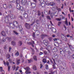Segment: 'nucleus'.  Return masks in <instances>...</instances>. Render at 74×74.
<instances>
[{"label":"nucleus","instance_id":"nucleus-42","mask_svg":"<svg viewBox=\"0 0 74 74\" xmlns=\"http://www.w3.org/2000/svg\"><path fill=\"white\" fill-rule=\"evenodd\" d=\"M45 55H48V52L46 51H45L44 52Z\"/></svg>","mask_w":74,"mask_h":74},{"label":"nucleus","instance_id":"nucleus-5","mask_svg":"<svg viewBox=\"0 0 74 74\" xmlns=\"http://www.w3.org/2000/svg\"><path fill=\"white\" fill-rule=\"evenodd\" d=\"M24 69L26 70L25 72V73H26V74H30V73H31V72H29V71L30 70V68L29 67H27L26 68H24Z\"/></svg>","mask_w":74,"mask_h":74},{"label":"nucleus","instance_id":"nucleus-32","mask_svg":"<svg viewBox=\"0 0 74 74\" xmlns=\"http://www.w3.org/2000/svg\"><path fill=\"white\" fill-rule=\"evenodd\" d=\"M33 59L34 60L36 61L37 60V57L36 56H34L33 57Z\"/></svg>","mask_w":74,"mask_h":74},{"label":"nucleus","instance_id":"nucleus-26","mask_svg":"<svg viewBox=\"0 0 74 74\" xmlns=\"http://www.w3.org/2000/svg\"><path fill=\"white\" fill-rule=\"evenodd\" d=\"M56 9L58 11V12H60V11H61V9L60 8H58V6H56Z\"/></svg>","mask_w":74,"mask_h":74},{"label":"nucleus","instance_id":"nucleus-33","mask_svg":"<svg viewBox=\"0 0 74 74\" xmlns=\"http://www.w3.org/2000/svg\"><path fill=\"white\" fill-rule=\"evenodd\" d=\"M38 16H40V15H41V12H40V11H38Z\"/></svg>","mask_w":74,"mask_h":74},{"label":"nucleus","instance_id":"nucleus-19","mask_svg":"<svg viewBox=\"0 0 74 74\" xmlns=\"http://www.w3.org/2000/svg\"><path fill=\"white\" fill-rule=\"evenodd\" d=\"M3 68L2 67H0V72L1 73H3H3H4V71L3 70Z\"/></svg>","mask_w":74,"mask_h":74},{"label":"nucleus","instance_id":"nucleus-64","mask_svg":"<svg viewBox=\"0 0 74 74\" xmlns=\"http://www.w3.org/2000/svg\"><path fill=\"white\" fill-rule=\"evenodd\" d=\"M62 64L64 66H66V63H62Z\"/></svg>","mask_w":74,"mask_h":74},{"label":"nucleus","instance_id":"nucleus-58","mask_svg":"<svg viewBox=\"0 0 74 74\" xmlns=\"http://www.w3.org/2000/svg\"><path fill=\"white\" fill-rule=\"evenodd\" d=\"M10 18V16H7L5 18H7L8 19V18Z\"/></svg>","mask_w":74,"mask_h":74},{"label":"nucleus","instance_id":"nucleus-30","mask_svg":"<svg viewBox=\"0 0 74 74\" xmlns=\"http://www.w3.org/2000/svg\"><path fill=\"white\" fill-rule=\"evenodd\" d=\"M19 10H20V11H23V6L20 7V9H19Z\"/></svg>","mask_w":74,"mask_h":74},{"label":"nucleus","instance_id":"nucleus-21","mask_svg":"<svg viewBox=\"0 0 74 74\" xmlns=\"http://www.w3.org/2000/svg\"><path fill=\"white\" fill-rule=\"evenodd\" d=\"M11 44L12 45L15 46L16 45V42H15L14 41H12L11 42Z\"/></svg>","mask_w":74,"mask_h":74},{"label":"nucleus","instance_id":"nucleus-53","mask_svg":"<svg viewBox=\"0 0 74 74\" xmlns=\"http://www.w3.org/2000/svg\"><path fill=\"white\" fill-rule=\"evenodd\" d=\"M28 63H31V61H32V60L30 59L29 60H28Z\"/></svg>","mask_w":74,"mask_h":74},{"label":"nucleus","instance_id":"nucleus-34","mask_svg":"<svg viewBox=\"0 0 74 74\" xmlns=\"http://www.w3.org/2000/svg\"><path fill=\"white\" fill-rule=\"evenodd\" d=\"M13 33H14L15 34H16V35H18V32H17L16 31L13 30Z\"/></svg>","mask_w":74,"mask_h":74},{"label":"nucleus","instance_id":"nucleus-2","mask_svg":"<svg viewBox=\"0 0 74 74\" xmlns=\"http://www.w3.org/2000/svg\"><path fill=\"white\" fill-rule=\"evenodd\" d=\"M61 36L62 38L63 39V40H64L65 41H68L69 40H68V39L66 38V36L62 34H61Z\"/></svg>","mask_w":74,"mask_h":74},{"label":"nucleus","instance_id":"nucleus-25","mask_svg":"<svg viewBox=\"0 0 74 74\" xmlns=\"http://www.w3.org/2000/svg\"><path fill=\"white\" fill-rule=\"evenodd\" d=\"M16 5H17L16 7H17V9L18 10H19V9H20V8L21 7V6H20V4H17Z\"/></svg>","mask_w":74,"mask_h":74},{"label":"nucleus","instance_id":"nucleus-39","mask_svg":"<svg viewBox=\"0 0 74 74\" xmlns=\"http://www.w3.org/2000/svg\"><path fill=\"white\" fill-rule=\"evenodd\" d=\"M33 69H34V70H37L36 66L34 65L33 66Z\"/></svg>","mask_w":74,"mask_h":74},{"label":"nucleus","instance_id":"nucleus-59","mask_svg":"<svg viewBox=\"0 0 74 74\" xmlns=\"http://www.w3.org/2000/svg\"><path fill=\"white\" fill-rule=\"evenodd\" d=\"M32 43H31V44H34V41L32 40Z\"/></svg>","mask_w":74,"mask_h":74},{"label":"nucleus","instance_id":"nucleus-11","mask_svg":"<svg viewBox=\"0 0 74 74\" xmlns=\"http://www.w3.org/2000/svg\"><path fill=\"white\" fill-rule=\"evenodd\" d=\"M69 47V49H71V51H73L74 50V48L72 46V45H71V44H70L69 43L67 44Z\"/></svg>","mask_w":74,"mask_h":74},{"label":"nucleus","instance_id":"nucleus-10","mask_svg":"<svg viewBox=\"0 0 74 74\" xmlns=\"http://www.w3.org/2000/svg\"><path fill=\"white\" fill-rule=\"evenodd\" d=\"M43 43L44 44V45L47 46L48 44V41L47 40H43Z\"/></svg>","mask_w":74,"mask_h":74},{"label":"nucleus","instance_id":"nucleus-51","mask_svg":"<svg viewBox=\"0 0 74 74\" xmlns=\"http://www.w3.org/2000/svg\"><path fill=\"white\" fill-rule=\"evenodd\" d=\"M61 23H62V22H60L58 23V26H60V24H61Z\"/></svg>","mask_w":74,"mask_h":74},{"label":"nucleus","instance_id":"nucleus-47","mask_svg":"<svg viewBox=\"0 0 74 74\" xmlns=\"http://www.w3.org/2000/svg\"><path fill=\"white\" fill-rule=\"evenodd\" d=\"M2 40L3 42H5V41H6V40H5V39H4V38H3Z\"/></svg>","mask_w":74,"mask_h":74},{"label":"nucleus","instance_id":"nucleus-4","mask_svg":"<svg viewBox=\"0 0 74 74\" xmlns=\"http://www.w3.org/2000/svg\"><path fill=\"white\" fill-rule=\"evenodd\" d=\"M19 30L20 31V32L22 34H24V32L23 30V28L22 27L21 25H20L19 27Z\"/></svg>","mask_w":74,"mask_h":74},{"label":"nucleus","instance_id":"nucleus-56","mask_svg":"<svg viewBox=\"0 0 74 74\" xmlns=\"http://www.w3.org/2000/svg\"><path fill=\"white\" fill-rule=\"evenodd\" d=\"M9 52H11V49H12V48L11 47H9Z\"/></svg>","mask_w":74,"mask_h":74},{"label":"nucleus","instance_id":"nucleus-1","mask_svg":"<svg viewBox=\"0 0 74 74\" xmlns=\"http://www.w3.org/2000/svg\"><path fill=\"white\" fill-rule=\"evenodd\" d=\"M13 23H10V25L11 29H14L16 27L15 24H18V22L15 21H13Z\"/></svg>","mask_w":74,"mask_h":74},{"label":"nucleus","instance_id":"nucleus-3","mask_svg":"<svg viewBox=\"0 0 74 74\" xmlns=\"http://www.w3.org/2000/svg\"><path fill=\"white\" fill-rule=\"evenodd\" d=\"M3 63L4 65H5L6 64V65L8 67V71H10V66H9V65H10L9 62H8V61H7L6 63H5V61H3Z\"/></svg>","mask_w":74,"mask_h":74},{"label":"nucleus","instance_id":"nucleus-24","mask_svg":"<svg viewBox=\"0 0 74 74\" xmlns=\"http://www.w3.org/2000/svg\"><path fill=\"white\" fill-rule=\"evenodd\" d=\"M54 46H55V47H59V44L57 42L55 43H54Z\"/></svg>","mask_w":74,"mask_h":74},{"label":"nucleus","instance_id":"nucleus-50","mask_svg":"<svg viewBox=\"0 0 74 74\" xmlns=\"http://www.w3.org/2000/svg\"><path fill=\"white\" fill-rule=\"evenodd\" d=\"M19 66H17L16 67V70H15V71H17V70H18V69H19Z\"/></svg>","mask_w":74,"mask_h":74},{"label":"nucleus","instance_id":"nucleus-12","mask_svg":"<svg viewBox=\"0 0 74 74\" xmlns=\"http://www.w3.org/2000/svg\"><path fill=\"white\" fill-rule=\"evenodd\" d=\"M60 53L61 54H63L66 51V50L65 51H64V50L62 48H60Z\"/></svg>","mask_w":74,"mask_h":74},{"label":"nucleus","instance_id":"nucleus-60","mask_svg":"<svg viewBox=\"0 0 74 74\" xmlns=\"http://www.w3.org/2000/svg\"><path fill=\"white\" fill-rule=\"evenodd\" d=\"M52 52H55V50H54V49H52Z\"/></svg>","mask_w":74,"mask_h":74},{"label":"nucleus","instance_id":"nucleus-41","mask_svg":"<svg viewBox=\"0 0 74 74\" xmlns=\"http://www.w3.org/2000/svg\"><path fill=\"white\" fill-rule=\"evenodd\" d=\"M54 50L55 52H57V51H58V49L56 47H54Z\"/></svg>","mask_w":74,"mask_h":74},{"label":"nucleus","instance_id":"nucleus-52","mask_svg":"<svg viewBox=\"0 0 74 74\" xmlns=\"http://www.w3.org/2000/svg\"><path fill=\"white\" fill-rule=\"evenodd\" d=\"M19 44H20L21 46L22 45V42L21 41H20L19 42Z\"/></svg>","mask_w":74,"mask_h":74},{"label":"nucleus","instance_id":"nucleus-22","mask_svg":"<svg viewBox=\"0 0 74 74\" xmlns=\"http://www.w3.org/2000/svg\"><path fill=\"white\" fill-rule=\"evenodd\" d=\"M16 4H19L20 3V0H16Z\"/></svg>","mask_w":74,"mask_h":74},{"label":"nucleus","instance_id":"nucleus-61","mask_svg":"<svg viewBox=\"0 0 74 74\" xmlns=\"http://www.w3.org/2000/svg\"><path fill=\"white\" fill-rule=\"evenodd\" d=\"M27 44H29V45H31L32 44V42H27Z\"/></svg>","mask_w":74,"mask_h":74},{"label":"nucleus","instance_id":"nucleus-44","mask_svg":"<svg viewBox=\"0 0 74 74\" xmlns=\"http://www.w3.org/2000/svg\"><path fill=\"white\" fill-rule=\"evenodd\" d=\"M41 16L42 18L44 17V13L43 12H41Z\"/></svg>","mask_w":74,"mask_h":74},{"label":"nucleus","instance_id":"nucleus-6","mask_svg":"<svg viewBox=\"0 0 74 74\" xmlns=\"http://www.w3.org/2000/svg\"><path fill=\"white\" fill-rule=\"evenodd\" d=\"M41 5L42 7H45V2L44 1V0H41L40 1Z\"/></svg>","mask_w":74,"mask_h":74},{"label":"nucleus","instance_id":"nucleus-31","mask_svg":"<svg viewBox=\"0 0 74 74\" xmlns=\"http://www.w3.org/2000/svg\"><path fill=\"white\" fill-rule=\"evenodd\" d=\"M47 18L48 19H49V21H51V18L50 17V16H46Z\"/></svg>","mask_w":74,"mask_h":74},{"label":"nucleus","instance_id":"nucleus-20","mask_svg":"<svg viewBox=\"0 0 74 74\" xmlns=\"http://www.w3.org/2000/svg\"><path fill=\"white\" fill-rule=\"evenodd\" d=\"M3 7L4 8H5V9H6L8 8V6L7 5L5 4H4L3 5Z\"/></svg>","mask_w":74,"mask_h":74},{"label":"nucleus","instance_id":"nucleus-8","mask_svg":"<svg viewBox=\"0 0 74 74\" xmlns=\"http://www.w3.org/2000/svg\"><path fill=\"white\" fill-rule=\"evenodd\" d=\"M21 4L23 5H26L27 3V1L26 0H22L21 1Z\"/></svg>","mask_w":74,"mask_h":74},{"label":"nucleus","instance_id":"nucleus-57","mask_svg":"<svg viewBox=\"0 0 74 74\" xmlns=\"http://www.w3.org/2000/svg\"><path fill=\"white\" fill-rule=\"evenodd\" d=\"M72 68L73 69H74V64H72Z\"/></svg>","mask_w":74,"mask_h":74},{"label":"nucleus","instance_id":"nucleus-63","mask_svg":"<svg viewBox=\"0 0 74 74\" xmlns=\"http://www.w3.org/2000/svg\"><path fill=\"white\" fill-rule=\"evenodd\" d=\"M37 36H39V35L40 34V32H37Z\"/></svg>","mask_w":74,"mask_h":74},{"label":"nucleus","instance_id":"nucleus-14","mask_svg":"<svg viewBox=\"0 0 74 74\" xmlns=\"http://www.w3.org/2000/svg\"><path fill=\"white\" fill-rule=\"evenodd\" d=\"M8 8H12V4H11L8 5Z\"/></svg>","mask_w":74,"mask_h":74},{"label":"nucleus","instance_id":"nucleus-23","mask_svg":"<svg viewBox=\"0 0 74 74\" xmlns=\"http://www.w3.org/2000/svg\"><path fill=\"white\" fill-rule=\"evenodd\" d=\"M24 17L25 18H28V15L27 14L25 13L24 14Z\"/></svg>","mask_w":74,"mask_h":74},{"label":"nucleus","instance_id":"nucleus-13","mask_svg":"<svg viewBox=\"0 0 74 74\" xmlns=\"http://www.w3.org/2000/svg\"><path fill=\"white\" fill-rule=\"evenodd\" d=\"M31 6H32L33 8H35L36 7V3H31Z\"/></svg>","mask_w":74,"mask_h":74},{"label":"nucleus","instance_id":"nucleus-9","mask_svg":"<svg viewBox=\"0 0 74 74\" xmlns=\"http://www.w3.org/2000/svg\"><path fill=\"white\" fill-rule=\"evenodd\" d=\"M46 37H48V36L46 34H42L40 35V37L42 40H43Z\"/></svg>","mask_w":74,"mask_h":74},{"label":"nucleus","instance_id":"nucleus-54","mask_svg":"<svg viewBox=\"0 0 74 74\" xmlns=\"http://www.w3.org/2000/svg\"><path fill=\"white\" fill-rule=\"evenodd\" d=\"M43 54V53L40 52L39 53V55H41Z\"/></svg>","mask_w":74,"mask_h":74},{"label":"nucleus","instance_id":"nucleus-16","mask_svg":"<svg viewBox=\"0 0 74 74\" xmlns=\"http://www.w3.org/2000/svg\"><path fill=\"white\" fill-rule=\"evenodd\" d=\"M1 34L3 36H7V35L5 33V32H4V31H2L1 32Z\"/></svg>","mask_w":74,"mask_h":74},{"label":"nucleus","instance_id":"nucleus-37","mask_svg":"<svg viewBox=\"0 0 74 74\" xmlns=\"http://www.w3.org/2000/svg\"><path fill=\"white\" fill-rule=\"evenodd\" d=\"M0 11H1V12L3 11V8L1 7H0Z\"/></svg>","mask_w":74,"mask_h":74},{"label":"nucleus","instance_id":"nucleus-49","mask_svg":"<svg viewBox=\"0 0 74 74\" xmlns=\"http://www.w3.org/2000/svg\"><path fill=\"white\" fill-rule=\"evenodd\" d=\"M69 11H70V12H74V10H71V8L70 7L69 8Z\"/></svg>","mask_w":74,"mask_h":74},{"label":"nucleus","instance_id":"nucleus-36","mask_svg":"<svg viewBox=\"0 0 74 74\" xmlns=\"http://www.w3.org/2000/svg\"><path fill=\"white\" fill-rule=\"evenodd\" d=\"M19 52L17 51L15 54V55L16 56H19Z\"/></svg>","mask_w":74,"mask_h":74},{"label":"nucleus","instance_id":"nucleus-29","mask_svg":"<svg viewBox=\"0 0 74 74\" xmlns=\"http://www.w3.org/2000/svg\"><path fill=\"white\" fill-rule=\"evenodd\" d=\"M65 23L66 25V26H68L69 24H68V22L67 21V18H66V20L65 21Z\"/></svg>","mask_w":74,"mask_h":74},{"label":"nucleus","instance_id":"nucleus-62","mask_svg":"<svg viewBox=\"0 0 74 74\" xmlns=\"http://www.w3.org/2000/svg\"><path fill=\"white\" fill-rule=\"evenodd\" d=\"M33 29L34 30V31H36V27H34Z\"/></svg>","mask_w":74,"mask_h":74},{"label":"nucleus","instance_id":"nucleus-40","mask_svg":"<svg viewBox=\"0 0 74 74\" xmlns=\"http://www.w3.org/2000/svg\"><path fill=\"white\" fill-rule=\"evenodd\" d=\"M32 36L34 38H35L36 37V36H35V33L34 32H33Z\"/></svg>","mask_w":74,"mask_h":74},{"label":"nucleus","instance_id":"nucleus-15","mask_svg":"<svg viewBox=\"0 0 74 74\" xmlns=\"http://www.w3.org/2000/svg\"><path fill=\"white\" fill-rule=\"evenodd\" d=\"M55 4V3H54L53 2H51L50 3V5L51 6H53Z\"/></svg>","mask_w":74,"mask_h":74},{"label":"nucleus","instance_id":"nucleus-28","mask_svg":"<svg viewBox=\"0 0 74 74\" xmlns=\"http://www.w3.org/2000/svg\"><path fill=\"white\" fill-rule=\"evenodd\" d=\"M16 62H17V65H19V63H20V60H16Z\"/></svg>","mask_w":74,"mask_h":74},{"label":"nucleus","instance_id":"nucleus-48","mask_svg":"<svg viewBox=\"0 0 74 74\" xmlns=\"http://www.w3.org/2000/svg\"><path fill=\"white\" fill-rule=\"evenodd\" d=\"M46 70L48 69V65H46Z\"/></svg>","mask_w":74,"mask_h":74},{"label":"nucleus","instance_id":"nucleus-43","mask_svg":"<svg viewBox=\"0 0 74 74\" xmlns=\"http://www.w3.org/2000/svg\"><path fill=\"white\" fill-rule=\"evenodd\" d=\"M56 20H57V21H60L61 20H62V18H58L56 19Z\"/></svg>","mask_w":74,"mask_h":74},{"label":"nucleus","instance_id":"nucleus-46","mask_svg":"<svg viewBox=\"0 0 74 74\" xmlns=\"http://www.w3.org/2000/svg\"><path fill=\"white\" fill-rule=\"evenodd\" d=\"M12 68L14 70L16 68V66L15 65H14V66H12Z\"/></svg>","mask_w":74,"mask_h":74},{"label":"nucleus","instance_id":"nucleus-18","mask_svg":"<svg viewBox=\"0 0 74 74\" xmlns=\"http://www.w3.org/2000/svg\"><path fill=\"white\" fill-rule=\"evenodd\" d=\"M6 57L7 58H8V59H10V58H11V56L10 54H7L6 56Z\"/></svg>","mask_w":74,"mask_h":74},{"label":"nucleus","instance_id":"nucleus-55","mask_svg":"<svg viewBox=\"0 0 74 74\" xmlns=\"http://www.w3.org/2000/svg\"><path fill=\"white\" fill-rule=\"evenodd\" d=\"M49 41H52V38L51 37L49 38Z\"/></svg>","mask_w":74,"mask_h":74},{"label":"nucleus","instance_id":"nucleus-35","mask_svg":"<svg viewBox=\"0 0 74 74\" xmlns=\"http://www.w3.org/2000/svg\"><path fill=\"white\" fill-rule=\"evenodd\" d=\"M51 73L53 74H57V71L56 70H55L53 72H51Z\"/></svg>","mask_w":74,"mask_h":74},{"label":"nucleus","instance_id":"nucleus-17","mask_svg":"<svg viewBox=\"0 0 74 74\" xmlns=\"http://www.w3.org/2000/svg\"><path fill=\"white\" fill-rule=\"evenodd\" d=\"M16 17L15 15H14L11 14L10 16V18L11 19H15Z\"/></svg>","mask_w":74,"mask_h":74},{"label":"nucleus","instance_id":"nucleus-27","mask_svg":"<svg viewBox=\"0 0 74 74\" xmlns=\"http://www.w3.org/2000/svg\"><path fill=\"white\" fill-rule=\"evenodd\" d=\"M47 61L46 59H45V58H44L43 59L42 62H43V63H47Z\"/></svg>","mask_w":74,"mask_h":74},{"label":"nucleus","instance_id":"nucleus-38","mask_svg":"<svg viewBox=\"0 0 74 74\" xmlns=\"http://www.w3.org/2000/svg\"><path fill=\"white\" fill-rule=\"evenodd\" d=\"M6 39H7V40H8V41H11V38H10L7 37H6Z\"/></svg>","mask_w":74,"mask_h":74},{"label":"nucleus","instance_id":"nucleus-7","mask_svg":"<svg viewBox=\"0 0 74 74\" xmlns=\"http://www.w3.org/2000/svg\"><path fill=\"white\" fill-rule=\"evenodd\" d=\"M25 26L26 28H27V29H30L31 27H30V25L27 23H25Z\"/></svg>","mask_w":74,"mask_h":74},{"label":"nucleus","instance_id":"nucleus-45","mask_svg":"<svg viewBox=\"0 0 74 74\" xmlns=\"http://www.w3.org/2000/svg\"><path fill=\"white\" fill-rule=\"evenodd\" d=\"M53 69H56V66H55V64L54 63L53 64Z\"/></svg>","mask_w":74,"mask_h":74}]
</instances>
